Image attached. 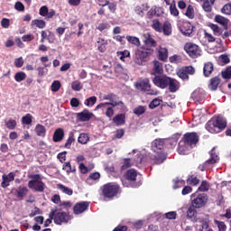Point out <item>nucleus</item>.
Here are the masks:
<instances>
[{"mask_svg":"<svg viewBox=\"0 0 231 231\" xmlns=\"http://www.w3.org/2000/svg\"><path fill=\"white\" fill-rule=\"evenodd\" d=\"M226 127V120L222 116L212 118L206 124V129L208 133L216 134L223 131Z\"/></svg>","mask_w":231,"mask_h":231,"instance_id":"obj_1","label":"nucleus"},{"mask_svg":"<svg viewBox=\"0 0 231 231\" xmlns=\"http://www.w3.org/2000/svg\"><path fill=\"white\" fill-rule=\"evenodd\" d=\"M153 52L154 50L152 48L141 47L137 49L134 59L135 64H138V66H143V63L147 62V57H149V55H152Z\"/></svg>","mask_w":231,"mask_h":231,"instance_id":"obj_2","label":"nucleus"},{"mask_svg":"<svg viewBox=\"0 0 231 231\" xmlns=\"http://www.w3.org/2000/svg\"><path fill=\"white\" fill-rule=\"evenodd\" d=\"M208 202V196L205 193L195 192L190 196V204L194 208H203Z\"/></svg>","mask_w":231,"mask_h":231,"instance_id":"obj_3","label":"nucleus"},{"mask_svg":"<svg viewBox=\"0 0 231 231\" xmlns=\"http://www.w3.org/2000/svg\"><path fill=\"white\" fill-rule=\"evenodd\" d=\"M119 187L116 183L110 182L103 186V195L105 198H115L118 194Z\"/></svg>","mask_w":231,"mask_h":231,"instance_id":"obj_4","label":"nucleus"},{"mask_svg":"<svg viewBox=\"0 0 231 231\" xmlns=\"http://www.w3.org/2000/svg\"><path fill=\"white\" fill-rule=\"evenodd\" d=\"M184 50L192 59H197V57L201 55V49L194 43H186Z\"/></svg>","mask_w":231,"mask_h":231,"instance_id":"obj_5","label":"nucleus"},{"mask_svg":"<svg viewBox=\"0 0 231 231\" xmlns=\"http://www.w3.org/2000/svg\"><path fill=\"white\" fill-rule=\"evenodd\" d=\"M135 87L141 91H144L147 95H158L156 90L151 89V84H149V79H145L138 83H136Z\"/></svg>","mask_w":231,"mask_h":231,"instance_id":"obj_6","label":"nucleus"},{"mask_svg":"<svg viewBox=\"0 0 231 231\" xmlns=\"http://www.w3.org/2000/svg\"><path fill=\"white\" fill-rule=\"evenodd\" d=\"M152 82L154 86H157V88L165 89V88L169 87V82H171V78L167 76H156L153 79Z\"/></svg>","mask_w":231,"mask_h":231,"instance_id":"obj_7","label":"nucleus"},{"mask_svg":"<svg viewBox=\"0 0 231 231\" xmlns=\"http://www.w3.org/2000/svg\"><path fill=\"white\" fill-rule=\"evenodd\" d=\"M53 217L56 225H62V223L71 221V217L66 212H56Z\"/></svg>","mask_w":231,"mask_h":231,"instance_id":"obj_8","label":"nucleus"},{"mask_svg":"<svg viewBox=\"0 0 231 231\" xmlns=\"http://www.w3.org/2000/svg\"><path fill=\"white\" fill-rule=\"evenodd\" d=\"M199 140V136L198 135V134L194 132L184 134V142L186 143V145H189V147H192V145H196Z\"/></svg>","mask_w":231,"mask_h":231,"instance_id":"obj_9","label":"nucleus"},{"mask_svg":"<svg viewBox=\"0 0 231 231\" xmlns=\"http://www.w3.org/2000/svg\"><path fill=\"white\" fill-rule=\"evenodd\" d=\"M155 154L152 155L151 159L155 165H160L167 160V153L163 152H154Z\"/></svg>","mask_w":231,"mask_h":231,"instance_id":"obj_10","label":"nucleus"},{"mask_svg":"<svg viewBox=\"0 0 231 231\" xmlns=\"http://www.w3.org/2000/svg\"><path fill=\"white\" fill-rule=\"evenodd\" d=\"M193 223H197L195 227L198 231H205L208 228V223L205 221L203 218L195 217L193 219Z\"/></svg>","mask_w":231,"mask_h":231,"instance_id":"obj_11","label":"nucleus"},{"mask_svg":"<svg viewBox=\"0 0 231 231\" xmlns=\"http://www.w3.org/2000/svg\"><path fill=\"white\" fill-rule=\"evenodd\" d=\"M89 207V202H79L74 206V214L79 216V214H82L83 212H86L88 210V208Z\"/></svg>","mask_w":231,"mask_h":231,"instance_id":"obj_12","label":"nucleus"},{"mask_svg":"<svg viewBox=\"0 0 231 231\" xmlns=\"http://www.w3.org/2000/svg\"><path fill=\"white\" fill-rule=\"evenodd\" d=\"M2 180L1 187H3V189H6V187L10 186V181H14V180H15V173L10 172L7 175H3Z\"/></svg>","mask_w":231,"mask_h":231,"instance_id":"obj_13","label":"nucleus"},{"mask_svg":"<svg viewBox=\"0 0 231 231\" xmlns=\"http://www.w3.org/2000/svg\"><path fill=\"white\" fill-rule=\"evenodd\" d=\"M107 106H112V107H118L119 109H122V107H124V102L112 101L111 103H101L96 106V110L102 109L103 107H107Z\"/></svg>","mask_w":231,"mask_h":231,"instance_id":"obj_14","label":"nucleus"},{"mask_svg":"<svg viewBox=\"0 0 231 231\" xmlns=\"http://www.w3.org/2000/svg\"><path fill=\"white\" fill-rule=\"evenodd\" d=\"M163 139H156L152 143V150L153 152H163L162 149H163Z\"/></svg>","mask_w":231,"mask_h":231,"instance_id":"obj_15","label":"nucleus"},{"mask_svg":"<svg viewBox=\"0 0 231 231\" xmlns=\"http://www.w3.org/2000/svg\"><path fill=\"white\" fill-rule=\"evenodd\" d=\"M163 73V64L158 60H153L152 75H162Z\"/></svg>","mask_w":231,"mask_h":231,"instance_id":"obj_16","label":"nucleus"},{"mask_svg":"<svg viewBox=\"0 0 231 231\" xmlns=\"http://www.w3.org/2000/svg\"><path fill=\"white\" fill-rule=\"evenodd\" d=\"M91 116H93V113L88 110H83L82 112L78 114V118L81 122H89V120H91Z\"/></svg>","mask_w":231,"mask_h":231,"instance_id":"obj_17","label":"nucleus"},{"mask_svg":"<svg viewBox=\"0 0 231 231\" xmlns=\"http://www.w3.org/2000/svg\"><path fill=\"white\" fill-rule=\"evenodd\" d=\"M191 98L196 102H201L205 98V92L203 89H197L191 94Z\"/></svg>","mask_w":231,"mask_h":231,"instance_id":"obj_18","label":"nucleus"},{"mask_svg":"<svg viewBox=\"0 0 231 231\" xmlns=\"http://www.w3.org/2000/svg\"><path fill=\"white\" fill-rule=\"evenodd\" d=\"M169 91L171 93H176L178 89H180V82L174 79L170 78V82H168Z\"/></svg>","mask_w":231,"mask_h":231,"instance_id":"obj_19","label":"nucleus"},{"mask_svg":"<svg viewBox=\"0 0 231 231\" xmlns=\"http://www.w3.org/2000/svg\"><path fill=\"white\" fill-rule=\"evenodd\" d=\"M143 43L145 44V46L143 48H155L156 46V41L149 34H146V37L143 40Z\"/></svg>","mask_w":231,"mask_h":231,"instance_id":"obj_20","label":"nucleus"},{"mask_svg":"<svg viewBox=\"0 0 231 231\" xmlns=\"http://www.w3.org/2000/svg\"><path fill=\"white\" fill-rule=\"evenodd\" d=\"M159 53V60L165 62L167 59H169V51H167V48L160 47L158 50Z\"/></svg>","mask_w":231,"mask_h":231,"instance_id":"obj_21","label":"nucleus"},{"mask_svg":"<svg viewBox=\"0 0 231 231\" xmlns=\"http://www.w3.org/2000/svg\"><path fill=\"white\" fill-rule=\"evenodd\" d=\"M212 71H214V64L212 62L206 63L203 68L204 77H210Z\"/></svg>","mask_w":231,"mask_h":231,"instance_id":"obj_22","label":"nucleus"},{"mask_svg":"<svg viewBox=\"0 0 231 231\" xmlns=\"http://www.w3.org/2000/svg\"><path fill=\"white\" fill-rule=\"evenodd\" d=\"M191 149H192V147L187 145L185 142H180L179 143V153H180V154H189V152Z\"/></svg>","mask_w":231,"mask_h":231,"instance_id":"obj_23","label":"nucleus"},{"mask_svg":"<svg viewBox=\"0 0 231 231\" xmlns=\"http://www.w3.org/2000/svg\"><path fill=\"white\" fill-rule=\"evenodd\" d=\"M203 2L202 7L204 12H212V6H214V3L216 0H201Z\"/></svg>","mask_w":231,"mask_h":231,"instance_id":"obj_24","label":"nucleus"},{"mask_svg":"<svg viewBox=\"0 0 231 231\" xmlns=\"http://www.w3.org/2000/svg\"><path fill=\"white\" fill-rule=\"evenodd\" d=\"M64 138V130L58 128L55 130L53 134V142H60Z\"/></svg>","mask_w":231,"mask_h":231,"instance_id":"obj_25","label":"nucleus"},{"mask_svg":"<svg viewBox=\"0 0 231 231\" xmlns=\"http://www.w3.org/2000/svg\"><path fill=\"white\" fill-rule=\"evenodd\" d=\"M219 84H221V79L218 77L212 78L210 79L209 88L211 89V91H216Z\"/></svg>","mask_w":231,"mask_h":231,"instance_id":"obj_26","label":"nucleus"},{"mask_svg":"<svg viewBox=\"0 0 231 231\" xmlns=\"http://www.w3.org/2000/svg\"><path fill=\"white\" fill-rule=\"evenodd\" d=\"M113 122L116 125H124L125 124V116L124 114H118L113 118Z\"/></svg>","mask_w":231,"mask_h":231,"instance_id":"obj_27","label":"nucleus"},{"mask_svg":"<svg viewBox=\"0 0 231 231\" xmlns=\"http://www.w3.org/2000/svg\"><path fill=\"white\" fill-rule=\"evenodd\" d=\"M180 32L183 35L189 37V35H192V26L189 23H184L183 26L180 27Z\"/></svg>","mask_w":231,"mask_h":231,"instance_id":"obj_28","label":"nucleus"},{"mask_svg":"<svg viewBox=\"0 0 231 231\" xmlns=\"http://www.w3.org/2000/svg\"><path fill=\"white\" fill-rule=\"evenodd\" d=\"M46 185L44 182L40 181V182H34L33 186L29 187V189H32L33 190H36V192H43Z\"/></svg>","mask_w":231,"mask_h":231,"instance_id":"obj_29","label":"nucleus"},{"mask_svg":"<svg viewBox=\"0 0 231 231\" xmlns=\"http://www.w3.org/2000/svg\"><path fill=\"white\" fill-rule=\"evenodd\" d=\"M35 132L37 136H42V138H44V136H46V127H44V125H36L35 126Z\"/></svg>","mask_w":231,"mask_h":231,"instance_id":"obj_30","label":"nucleus"},{"mask_svg":"<svg viewBox=\"0 0 231 231\" xmlns=\"http://www.w3.org/2000/svg\"><path fill=\"white\" fill-rule=\"evenodd\" d=\"M162 32H163L164 35H171L172 33V25H171V23L164 22Z\"/></svg>","mask_w":231,"mask_h":231,"instance_id":"obj_31","label":"nucleus"},{"mask_svg":"<svg viewBox=\"0 0 231 231\" xmlns=\"http://www.w3.org/2000/svg\"><path fill=\"white\" fill-rule=\"evenodd\" d=\"M152 28L155 30V32L162 33L163 30V25L162 24V23H160L158 19H155V20H152Z\"/></svg>","mask_w":231,"mask_h":231,"instance_id":"obj_32","label":"nucleus"},{"mask_svg":"<svg viewBox=\"0 0 231 231\" xmlns=\"http://www.w3.org/2000/svg\"><path fill=\"white\" fill-rule=\"evenodd\" d=\"M216 148H213L210 152V158L206 162V163H209L210 165L214 164V163H217V162L219 161V157L217 156V154H216V152H214Z\"/></svg>","mask_w":231,"mask_h":231,"instance_id":"obj_33","label":"nucleus"},{"mask_svg":"<svg viewBox=\"0 0 231 231\" xmlns=\"http://www.w3.org/2000/svg\"><path fill=\"white\" fill-rule=\"evenodd\" d=\"M57 189L63 192V194H67V196H73V189L64 186L63 184H57Z\"/></svg>","mask_w":231,"mask_h":231,"instance_id":"obj_34","label":"nucleus"},{"mask_svg":"<svg viewBox=\"0 0 231 231\" xmlns=\"http://www.w3.org/2000/svg\"><path fill=\"white\" fill-rule=\"evenodd\" d=\"M31 26H36V28H40L41 30H42V28H46V22L44 20H32Z\"/></svg>","mask_w":231,"mask_h":231,"instance_id":"obj_35","label":"nucleus"},{"mask_svg":"<svg viewBox=\"0 0 231 231\" xmlns=\"http://www.w3.org/2000/svg\"><path fill=\"white\" fill-rule=\"evenodd\" d=\"M197 208H194L193 206H190L187 211V217L191 219V221H194L196 217V214H198V211L196 210Z\"/></svg>","mask_w":231,"mask_h":231,"instance_id":"obj_36","label":"nucleus"},{"mask_svg":"<svg viewBox=\"0 0 231 231\" xmlns=\"http://www.w3.org/2000/svg\"><path fill=\"white\" fill-rule=\"evenodd\" d=\"M126 41L130 44H134V46H136L137 48L140 46V39L136 36H126Z\"/></svg>","mask_w":231,"mask_h":231,"instance_id":"obj_37","label":"nucleus"},{"mask_svg":"<svg viewBox=\"0 0 231 231\" xmlns=\"http://www.w3.org/2000/svg\"><path fill=\"white\" fill-rule=\"evenodd\" d=\"M136 176H138V173L133 169L128 170L126 172V179L130 181H136Z\"/></svg>","mask_w":231,"mask_h":231,"instance_id":"obj_38","label":"nucleus"},{"mask_svg":"<svg viewBox=\"0 0 231 231\" xmlns=\"http://www.w3.org/2000/svg\"><path fill=\"white\" fill-rule=\"evenodd\" d=\"M215 21L218 23V24H222L224 28H226L228 26V19L221 16V15H216Z\"/></svg>","mask_w":231,"mask_h":231,"instance_id":"obj_39","label":"nucleus"},{"mask_svg":"<svg viewBox=\"0 0 231 231\" xmlns=\"http://www.w3.org/2000/svg\"><path fill=\"white\" fill-rule=\"evenodd\" d=\"M30 178L32 180L28 182V187H33L34 183H39L40 181H42L41 180V175L39 174L31 175Z\"/></svg>","mask_w":231,"mask_h":231,"instance_id":"obj_40","label":"nucleus"},{"mask_svg":"<svg viewBox=\"0 0 231 231\" xmlns=\"http://www.w3.org/2000/svg\"><path fill=\"white\" fill-rule=\"evenodd\" d=\"M26 194H28V188H26V187L21 188L16 191V197L19 199H23V198H24V196H26Z\"/></svg>","mask_w":231,"mask_h":231,"instance_id":"obj_41","label":"nucleus"},{"mask_svg":"<svg viewBox=\"0 0 231 231\" xmlns=\"http://www.w3.org/2000/svg\"><path fill=\"white\" fill-rule=\"evenodd\" d=\"M91 180L94 181H97V180H100V173L99 172H94L89 175V177L87 179L86 183L88 185H91Z\"/></svg>","mask_w":231,"mask_h":231,"instance_id":"obj_42","label":"nucleus"},{"mask_svg":"<svg viewBox=\"0 0 231 231\" xmlns=\"http://www.w3.org/2000/svg\"><path fill=\"white\" fill-rule=\"evenodd\" d=\"M73 142H75V134L73 132H70L69 134V138H68L67 142L65 143L66 149H69L71 147V143H73Z\"/></svg>","mask_w":231,"mask_h":231,"instance_id":"obj_43","label":"nucleus"},{"mask_svg":"<svg viewBox=\"0 0 231 231\" xmlns=\"http://www.w3.org/2000/svg\"><path fill=\"white\" fill-rule=\"evenodd\" d=\"M79 143H81L82 145H86L88 142H89V136H88L87 134H80L78 138Z\"/></svg>","mask_w":231,"mask_h":231,"instance_id":"obj_44","label":"nucleus"},{"mask_svg":"<svg viewBox=\"0 0 231 231\" xmlns=\"http://www.w3.org/2000/svg\"><path fill=\"white\" fill-rule=\"evenodd\" d=\"M210 189V184L207 180H203L199 187L198 190L199 192H208V190Z\"/></svg>","mask_w":231,"mask_h":231,"instance_id":"obj_45","label":"nucleus"},{"mask_svg":"<svg viewBox=\"0 0 231 231\" xmlns=\"http://www.w3.org/2000/svg\"><path fill=\"white\" fill-rule=\"evenodd\" d=\"M5 124L7 129H11V130L15 129V127L17 126V121L14 119L5 120Z\"/></svg>","mask_w":231,"mask_h":231,"instance_id":"obj_46","label":"nucleus"},{"mask_svg":"<svg viewBox=\"0 0 231 231\" xmlns=\"http://www.w3.org/2000/svg\"><path fill=\"white\" fill-rule=\"evenodd\" d=\"M147 10H148L147 5L137 6L135 8V12L137 15H140L141 17H143V15H145V12H147Z\"/></svg>","mask_w":231,"mask_h":231,"instance_id":"obj_47","label":"nucleus"},{"mask_svg":"<svg viewBox=\"0 0 231 231\" xmlns=\"http://www.w3.org/2000/svg\"><path fill=\"white\" fill-rule=\"evenodd\" d=\"M214 223L215 226L217 227L218 231H226V225L225 224V222L215 219Z\"/></svg>","mask_w":231,"mask_h":231,"instance_id":"obj_48","label":"nucleus"},{"mask_svg":"<svg viewBox=\"0 0 231 231\" xmlns=\"http://www.w3.org/2000/svg\"><path fill=\"white\" fill-rule=\"evenodd\" d=\"M26 79V73L21 71V72H16L14 75V80L16 82H23V80Z\"/></svg>","mask_w":231,"mask_h":231,"instance_id":"obj_49","label":"nucleus"},{"mask_svg":"<svg viewBox=\"0 0 231 231\" xmlns=\"http://www.w3.org/2000/svg\"><path fill=\"white\" fill-rule=\"evenodd\" d=\"M95 104H97V97L95 96L85 100V106H88V107H93Z\"/></svg>","mask_w":231,"mask_h":231,"instance_id":"obj_50","label":"nucleus"},{"mask_svg":"<svg viewBox=\"0 0 231 231\" xmlns=\"http://www.w3.org/2000/svg\"><path fill=\"white\" fill-rule=\"evenodd\" d=\"M174 185L173 189H181V187H185V180H180V179H174L173 180Z\"/></svg>","mask_w":231,"mask_h":231,"instance_id":"obj_51","label":"nucleus"},{"mask_svg":"<svg viewBox=\"0 0 231 231\" xmlns=\"http://www.w3.org/2000/svg\"><path fill=\"white\" fill-rule=\"evenodd\" d=\"M71 88L73 91H80L83 88V85L80 81L75 80L71 83Z\"/></svg>","mask_w":231,"mask_h":231,"instance_id":"obj_52","label":"nucleus"},{"mask_svg":"<svg viewBox=\"0 0 231 231\" xmlns=\"http://www.w3.org/2000/svg\"><path fill=\"white\" fill-rule=\"evenodd\" d=\"M187 182L189 185H192V187H196V185H199V179L198 177L190 176L188 178Z\"/></svg>","mask_w":231,"mask_h":231,"instance_id":"obj_53","label":"nucleus"},{"mask_svg":"<svg viewBox=\"0 0 231 231\" xmlns=\"http://www.w3.org/2000/svg\"><path fill=\"white\" fill-rule=\"evenodd\" d=\"M62 208H71V202L69 201L60 202V205L56 208V212L57 210H62Z\"/></svg>","mask_w":231,"mask_h":231,"instance_id":"obj_54","label":"nucleus"},{"mask_svg":"<svg viewBox=\"0 0 231 231\" xmlns=\"http://www.w3.org/2000/svg\"><path fill=\"white\" fill-rule=\"evenodd\" d=\"M170 12H171V14L173 15L174 17H178L180 15V11H178V8L176 7V3L171 4Z\"/></svg>","mask_w":231,"mask_h":231,"instance_id":"obj_55","label":"nucleus"},{"mask_svg":"<svg viewBox=\"0 0 231 231\" xmlns=\"http://www.w3.org/2000/svg\"><path fill=\"white\" fill-rule=\"evenodd\" d=\"M32 120H33V116L30 114H27L26 116L22 117V122L25 125H30V124H32Z\"/></svg>","mask_w":231,"mask_h":231,"instance_id":"obj_56","label":"nucleus"},{"mask_svg":"<svg viewBox=\"0 0 231 231\" xmlns=\"http://www.w3.org/2000/svg\"><path fill=\"white\" fill-rule=\"evenodd\" d=\"M185 15L189 19H194V7L192 5H189L187 7V11L185 13Z\"/></svg>","mask_w":231,"mask_h":231,"instance_id":"obj_57","label":"nucleus"},{"mask_svg":"<svg viewBox=\"0 0 231 231\" xmlns=\"http://www.w3.org/2000/svg\"><path fill=\"white\" fill-rule=\"evenodd\" d=\"M59 89H60V81H59V80L53 81L51 86V90L53 93H57V91H59Z\"/></svg>","mask_w":231,"mask_h":231,"instance_id":"obj_58","label":"nucleus"},{"mask_svg":"<svg viewBox=\"0 0 231 231\" xmlns=\"http://www.w3.org/2000/svg\"><path fill=\"white\" fill-rule=\"evenodd\" d=\"M57 212V209L51 210V213L49 214V219H47L44 223L45 226H50L51 225V220H54V216L55 213Z\"/></svg>","mask_w":231,"mask_h":231,"instance_id":"obj_59","label":"nucleus"},{"mask_svg":"<svg viewBox=\"0 0 231 231\" xmlns=\"http://www.w3.org/2000/svg\"><path fill=\"white\" fill-rule=\"evenodd\" d=\"M63 171H66V172H75L76 169L75 167H71V163L69 162H65L63 164Z\"/></svg>","mask_w":231,"mask_h":231,"instance_id":"obj_60","label":"nucleus"},{"mask_svg":"<svg viewBox=\"0 0 231 231\" xmlns=\"http://www.w3.org/2000/svg\"><path fill=\"white\" fill-rule=\"evenodd\" d=\"M134 115H137V116H140L141 115H143L145 113V106H139L134 109Z\"/></svg>","mask_w":231,"mask_h":231,"instance_id":"obj_61","label":"nucleus"},{"mask_svg":"<svg viewBox=\"0 0 231 231\" xmlns=\"http://www.w3.org/2000/svg\"><path fill=\"white\" fill-rule=\"evenodd\" d=\"M222 14L226 15H231V4H226L221 9Z\"/></svg>","mask_w":231,"mask_h":231,"instance_id":"obj_62","label":"nucleus"},{"mask_svg":"<svg viewBox=\"0 0 231 231\" xmlns=\"http://www.w3.org/2000/svg\"><path fill=\"white\" fill-rule=\"evenodd\" d=\"M223 79H231V67H227L224 71H222Z\"/></svg>","mask_w":231,"mask_h":231,"instance_id":"obj_63","label":"nucleus"},{"mask_svg":"<svg viewBox=\"0 0 231 231\" xmlns=\"http://www.w3.org/2000/svg\"><path fill=\"white\" fill-rule=\"evenodd\" d=\"M97 30H98L99 32H104V30H109V23H101L97 27Z\"/></svg>","mask_w":231,"mask_h":231,"instance_id":"obj_64","label":"nucleus"}]
</instances>
